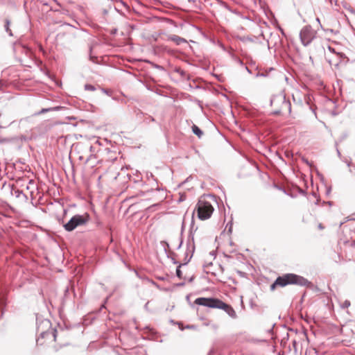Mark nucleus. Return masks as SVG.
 <instances>
[{
	"instance_id": "nucleus-1",
	"label": "nucleus",
	"mask_w": 355,
	"mask_h": 355,
	"mask_svg": "<svg viewBox=\"0 0 355 355\" xmlns=\"http://www.w3.org/2000/svg\"><path fill=\"white\" fill-rule=\"evenodd\" d=\"M288 285H297L306 288H312L313 286L311 282L302 276L295 273H286L278 276L270 286V289L273 291L277 286L285 287Z\"/></svg>"
},
{
	"instance_id": "nucleus-2",
	"label": "nucleus",
	"mask_w": 355,
	"mask_h": 355,
	"mask_svg": "<svg viewBox=\"0 0 355 355\" xmlns=\"http://www.w3.org/2000/svg\"><path fill=\"white\" fill-rule=\"evenodd\" d=\"M194 303L199 306L223 310L232 318L236 319L237 318L236 313L234 308L230 304L224 302L219 298L214 297H200L196 298L194 301Z\"/></svg>"
},
{
	"instance_id": "nucleus-3",
	"label": "nucleus",
	"mask_w": 355,
	"mask_h": 355,
	"mask_svg": "<svg viewBox=\"0 0 355 355\" xmlns=\"http://www.w3.org/2000/svg\"><path fill=\"white\" fill-rule=\"evenodd\" d=\"M270 105L275 107L272 112L274 115H279L282 112L287 111L288 114L291 112V103L287 100L284 92L273 95L270 98Z\"/></svg>"
},
{
	"instance_id": "nucleus-4",
	"label": "nucleus",
	"mask_w": 355,
	"mask_h": 355,
	"mask_svg": "<svg viewBox=\"0 0 355 355\" xmlns=\"http://www.w3.org/2000/svg\"><path fill=\"white\" fill-rule=\"evenodd\" d=\"M90 216L89 214H75L69 220L63 225V227L67 232H72L76 228L85 225L89 220Z\"/></svg>"
},
{
	"instance_id": "nucleus-5",
	"label": "nucleus",
	"mask_w": 355,
	"mask_h": 355,
	"mask_svg": "<svg viewBox=\"0 0 355 355\" xmlns=\"http://www.w3.org/2000/svg\"><path fill=\"white\" fill-rule=\"evenodd\" d=\"M214 211V208L209 202L202 200H198L193 210L194 212H197V216L201 220L211 218Z\"/></svg>"
},
{
	"instance_id": "nucleus-6",
	"label": "nucleus",
	"mask_w": 355,
	"mask_h": 355,
	"mask_svg": "<svg viewBox=\"0 0 355 355\" xmlns=\"http://www.w3.org/2000/svg\"><path fill=\"white\" fill-rule=\"evenodd\" d=\"M300 38L304 46H309L315 38V33L310 25L305 26L300 32Z\"/></svg>"
},
{
	"instance_id": "nucleus-7",
	"label": "nucleus",
	"mask_w": 355,
	"mask_h": 355,
	"mask_svg": "<svg viewBox=\"0 0 355 355\" xmlns=\"http://www.w3.org/2000/svg\"><path fill=\"white\" fill-rule=\"evenodd\" d=\"M36 325L37 331H42L43 329L49 330L51 327V322L48 319L42 318L40 314H36Z\"/></svg>"
},
{
	"instance_id": "nucleus-8",
	"label": "nucleus",
	"mask_w": 355,
	"mask_h": 355,
	"mask_svg": "<svg viewBox=\"0 0 355 355\" xmlns=\"http://www.w3.org/2000/svg\"><path fill=\"white\" fill-rule=\"evenodd\" d=\"M187 248L188 251H192V254H194L196 246L194 242V232L193 231L189 232L187 241Z\"/></svg>"
},
{
	"instance_id": "nucleus-9",
	"label": "nucleus",
	"mask_w": 355,
	"mask_h": 355,
	"mask_svg": "<svg viewBox=\"0 0 355 355\" xmlns=\"http://www.w3.org/2000/svg\"><path fill=\"white\" fill-rule=\"evenodd\" d=\"M336 55L338 56L339 62L335 64L336 68H338L340 65H345L349 62V58L346 56V55L344 53H336Z\"/></svg>"
},
{
	"instance_id": "nucleus-10",
	"label": "nucleus",
	"mask_w": 355,
	"mask_h": 355,
	"mask_svg": "<svg viewBox=\"0 0 355 355\" xmlns=\"http://www.w3.org/2000/svg\"><path fill=\"white\" fill-rule=\"evenodd\" d=\"M302 162L305 163L306 165H308L310 167V169L311 171H315L318 177H320V180L322 181L324 180V177L322 174H321L319 171L318 170L317 167L312 163L310 162L308 159L305 157H302Z\"/></svg>"
},
{
	"instance_id": "nucleus-11",
	"label": "nucleus",
	"mask_w": 355,
	"mask_h": 355,
	"mask_svg": "<svg viewBox=\"0 0 355 355\" xmlns=\"http://www.w3.org/2000/svg\"><path fill=\"white\" fill-rule=\"evenodd\" d=\"M134 272L138 278H139L142 280H145V281L152 284L153 285L155 286L157 288H160L159 286L155 282H154L153 279H150V278H148L144 273L139 272L137 270H134Z\"/></svg>"
},
{
	"instance_id": "nucleus-12",
	"label": "nucleus",
	"mask_w": 355,
	"mask_h": 355,
	"mask_svg": "<svg viewBox=\"0 0 355 355\" xmlns=\"http://www.w3.org/2000/svg\"><path fill=\"white\" fill-rule=\"evenodd\" d=\"M168 40L175 42L177 45H181L182 43L188 44L186 39L181 37L177 35H171Z\"/></svg>"
},
{
	"instance_id": "nucleus-13",
	"label": "nucleus",
	"mask_w": 355,
	"mask_h": 355,
	"mask_svg": "<svg viewBox=\"0 0 355 355\" xmlns=\"http://www.w3.org/2000/svg\"><path fill=\"white\" fill-rule=\"evenodd\" d=\"M64 108V107H62V106H60V105H58V106H55V107H47V108H42L38 112H37L35 114L36 115H40V114H43L44 113H46V112H49L59 111V110H62Z\"/></svg>"
},
{
	"instance_id": "nucleus-14",
	"label": "nucleus",
	"mask_w": 355,
	"mask_h": 355,
	"mask_svg": "<svg viewBox=\"0 0 355 355\" xmlns=\"http://www.w3.org/2000/svg\"><path fill=\"white\" fill-rule=\"evenodd\" d=\"M50 336V331L49 330H45L43 329L42 331H40V336L37 339V345H42V343H40V339L46 338Z\"/></svg>"
},
{
	"instance_id": "nucleus-15",
	"label": "nucleus",
	"mask_w": 355,
	"mask_h": 355,
	"mask_svg": "<svg viewBox=\"0 0 355 355\" xmlns=\"http://www.w3.org/2000/svg\"><path fill=\"white\" fill-rule=\"evenodd\" d=\"M193 254H192V251H188L187 250V251L185 252L184 262L183 263H180V264H182V266L187 265L190 262L191 258L193 257Z\"/></svg>"
},
{
	"instance_id": "nucleus-16",
	"label": "nucleus",
	"mask_w": 355,
	"mask_h": 355,
	"mask_svg": "<svg viewBox=\"0 0 355 355\" xmlns=\"http://www.w3.org/2000/svg\"><path fill=\"white\" fill-rule=\"evenodd\" d=\"M192 132L198 138H201L203 135V131L196 125L193 124L191 127Z\"/></svg>"
},
{
	"instance_id": "nucleus-17",
	"label": "nucleus",
	"mask_w": 355,
	"mask_h": 355,
	"mask_svg": "<svg viewBox=\"0 0 355 355\" xmlns=\"http://www.w3.org/2000/svg\"><path fill=\"white\" fill-rule=\"evenodd\" d=\"M20 45L22 48L23 51L24 52V53L26 55H27L30 57L32 56V55L33 54V52L31 47H29L28 45L24 44H21Z\"/></svg>"
},
{
	"instance_id": "nucleus-18",
	"label": "nucleus",
	"mask_w": 355,
	"mask_h": 355,
	"mask_svg": "<svg viewBox=\"0 0 355 355\" xmlns=\"http://www.w3.org/2000/svg\"><path fill=\"white\" fill-rule=\"evenodd\" d=\"M176 256L177 254H175L174 252H169L166 254L167 258L170 259L173 264L178 265L180 263L176 260Z\"/></svg>"
},
{
	"instance_id": "nucleus-19",
	"label": "nucleus",
	"mask_w": 355,
	"mask_h": 355,
	"mask_svg": "<svg viewBox=\"0 0 355 355\" xmlns=\"http://www.w3.org/2000/svg\"><path fill=\"white\" fill-rule=\"evenodd\" d=\"M7 304V300L6 295L3 293H0V308L4 309Z\"/></svg>"
},
{
	"instance_id": "nucleus-20",
	"label": "nucleus",
	"mask_w": 355,
	"mask_h": 355,
	"mask_svg": "<svg viewBox=\"0 0 355 355\" xmlns=\"http://www.w3.org/2000/svg\"><path fill=\"white\" fill-rule=\"evenodd\" d=\"M341 4L344 8L349 10V12L355 16V10L352 6H350L347 1H343L341 2Z\"/></svg>"
},
{
	"instance_id": "nucleus-21",
	"label": "nucleus",
	"mask_w": 355,
	"mask_h": 355,
	"mask_svg": "<svg viewBox=\"0 0 355 355\" xmlns=\"http://www.w3.org/2000/svg\"><path fill=\"white\" fill-rule=\"evenodd\" d=\"M10 20L9 19H5V24H4L5 31H6V33H8V35L10 36H12V31L10 28Z\"/></svg>"
},
{
	"instance_id": "nucleus-22",
	"label": "nucleus",
	"mask_w": 355,
	"mask_h": 355,
	"mask_svg": "<svg viewBox=\"0 0 355 355\" xmlns=\"http://www.w3.org/2000/svg\"><path fill=\"white\" fill-rule=\"evenodd\" d=\"M92 49H93L92 46H90L89 50V60L95 64H98L99 62H98V57L92 55Z\"/></svg>"
},
{
	"instance_id": "nucleus-23",
	"label": "nucleus",
	"mask_w": 355,
	"mask_h": 355,
	"mask_svg": "<svg viewBox=\"0 0 355 355\" xmlns=\"http://www.w3.org/2000/svg\"><path fill=\"white\" fill-rule=\"evenodd\" d=\"M182 266H183L182 264H180V263L177 265L175 273H176L177 277L179 279H185L186 278L185 277H183L182 271L181 270V268Z\"/></svg>"
},
{
	"instance_id": "nucleus-24",
	"label": "nucleus",
	"mask_w": 355,
	"mask_h": 355,
	"mask_svg": "<svg viewBox=\"0 0 355 355\" xmlns=\"http://www.w3.org/2000/svg\"><path fill=\"white\" fill-rule=\"evenodd\" d=\"M289 339V334L288 333H286V336H284L282 338V339L280 341V345L282 347H286V344H287V341Z\"/></svg>"
},
{
	"instance_id": "nucleus-25",
	"label": "nucleus",
	"mask_w": 355,
	"mask_h": 355,
	"mask_svg": "<svg viewBox=\"0 0 355 355\" xmlns=\"http://www.w3.org/2000/svg\"><path fill=\"white\" fill-rule=\"evenodd\" d=\"M310 98L309 97L307 99H306V103L309 106V108L312 111V112L314 114V115L316 116V107L310 105Z\"/></svg>"
},
{
	"instance_id": "nucleus-26",
	"label": "nucleus",
	"mask_w": 355,
	"mask_h": 355,
	"mask_svg": "<svg viewBox=\"0 0 355 355\" xmlns=\"http://www.w3.org/2000/svg\"><path fill=\"white\" fill-rule=\"evenodd\" d=\"M194 213H195L194 211H193V213H192L191 222L190 224V229H189V231H193V232H195L198 230L197 227L194 229V224H195V220H194V217H193Z\"/></svg>"
},
{
	"instance_id": "nucleus-27",
	"label": "nucleus",
	"mask_w": 355,
	"mask_h": 355,
	"mask_svg": "<svg viewBox=\"0 0 355 355\" xmlns=\"http://www.w3.org/2000/svg\"><path fill=\"white\" fill-rule=\"evenodd\" d=\"M197 82H198L197 79L192 80V84L191 83L189 85V86L191 87L195 88V89H201L202 86L200 84H198Z\"/></svg>"
},
{
	"instance_id": "nucleus-28",
	"label": "nucleus",
	"mask_w": 355,
	"mask_h": 355,
	"mask_svg": "<svg viewBox=\"0 0 355 355\" xmlns=\"http://www.w3.org/2000/svg\"><path fill=\"white\" fill-rule=\"evenodd\" d=\"M15 140V138H3L0 136V144L9 143Z\"/></svg>"
},
{
	"instance_id": "nucleus-29",
	"label": "nucleus",
	"mask_w": 355,
	"mask_h": 355,
	"mask_svg": "<svg viewBox=\"0 0 355 355\" xmlns=\"http://www.w3.org/2000/svg\"><path fill=\"white\" fill-rule=\"evenodd\" d=\"M147 89L148 90H150V91H153L154 92L155 94H158V95H160V96H165V95L164 94V92L160 90V89H153V88L147 86Z\"/></svg>"
},
{
	"instance_id": "nucleus-30",
	"label": "nucleus",
	"mask_w": 355,
	"mask_h": 355,
	"mask_svg": "<svg viewBox=\"0 0 355 355\" xmlns=\"http://www.w3.org/2000/svg\"><path fill=\"white\" fill-rule=\"evenodd\" d=\"M148 62L151 64V66H152L153 68H155V69H159V70H161V71H164V70H165L164 67H162V66H161V65H159V64H155V63H154V62Z\"/></svg>"
},
{
	"instance_id": "nucleus-31",
	"label": "nucleus",
	"mask_w": 355,
	"mask_h": 355,
	"mask_svg": "<svg viewBox=\"0 0 355 355\" xmlns=\"http://www.w3.org/2000/svg\"><path fill=\"white\" fill-rule=\"evenodd\" d=\"M84 87H85V90H88V91H95L96 90L95 86L93 85H91V84H85Z\"/></svg>"
},
{
	"instance_id": "nucleus-32",
	"label": "nucleus",
	"mask_w": 355,
	"mask_h": 355,
	"mask_svg": "<svg viewBox=\"0 0 355 355\" xmlns=\"http://www.w3.org/2000/svg\"><path fill=\"white\" fill-rule=\"evenodd\" d=\"M226 227H227V228H228V230H227V233H228L229 234H232V229H233V223H232V221L229 222V223L227 224Z\"/></svg>"
},
{
	"instance_id": "nucleus-33",
	"label": "nucleus",
	"mask_w": 355,
	"mask_h": 355,
	"mask_svg": "<svg viewBox=\"0 0 355 355\" xmlns=\"http://www.w3.org/2000/svg\"><path fill=\"white\" fill-rule=\"evenodd\" d=\"M350 304H351V303H350L349 300H346L344 301V302L341 305V308L342 309L348 308L350 306Z\"/></svg>"
},
{
	"instance_id": "nucleus-34",
	"label": "nucleus",
	"mask_w": 355,
	"mask_h": 355,
	"mask_svg": "<svg viewBox=\"0 0 355 355\" xmlns=\"http://www.w3.org/2000/svg\"><path fill=\"white\" fill-rule=\"evenodd\" d=\"M50 335H51L53 337V340L55 341L56 340V338H57V329H53L50 331Z\"/></svg>"
},
{
	"instance_id": "nucleus-35",
	"label": "nucleus",
	"mask_w": 355,
	"mask_h": 355,
	"mask_svg": "<svg viewBox=\"0 0 355 355\" xmlns=\"http://www.w3.org/2000/svg\"><path fill=\"white\" fill-rule=\"evenodd\" d=\"M162 243L164 246V251H165L166 254L168 253V249L170 248L168 243L166 241H162Z\"/></svg>"
},
{
	"instance_id": "nucleus-36",
	"label": "nucleus",
	"mask_w": 355,
	"mask_h": 355,
	"mask_svg": "<svg viewBox=\"0 0 355 355\" xmlns=\"http://www.w3.org/2000/svg\"><path fill=\"white\" fill-rule=\"evenodd\" d=\"M220 4L222 6H223L226 9H227L228 10H230V12L234 13L235 12L234 10H232L230 7L226 3H225L224 1H220Z\"/></svg>"
},
{
	"instance_id": "nucleus-37",
	"label": "nucleus",
	"mask_w": 355,
	"mask_h": 355,
	"mask_svg": "<svg viewBox=\"0 0 355 355\" xmlns=\"http://www.w3.org/2000/svg\"><path fill=\"white\" fill-rule=\"evenodd\" d=\"M275 187L277 189H278V190H279V191H283L285 194L288 195V193H287V191H286V190H285L282 187H281V186H279V185H277V184H275Z\"/></svg>"
},
{
	"instance_id": "nucleus-38",
	"label": "nucleus",
	"mask_w": 355,
	"mask_h": 355,
	"mask_svg": "<svg viewBox=\"0 0 355 355\" xmlns=\"http://www.w3.org/2000/svg\"><path fill=\"white\" fill-rule=\"evenodd\" d=\"M15 193L17 198H19L21 195L26 198V196L24 193V192L21 190L17 189V191H15Z\"/></svg>"
},
{
	"instance_id": "nucleus-39",
	"label": "nucleus",
	"mask_w": 355,
	"mask_h": 355,
	"mask_svg": "<svg viewBox=\"0 0 355 355\" xmlns=\"http://www.w3.org/2000/svg\"><path fill=\"white\" fill-rule=\"evenodd\" d=\"M69 295V288L68 286H67L64 289V299H66L67 298L68 295Z\"/></svg>"
},
{
	"instance_id": "nucleus-40",
	"label": "nucleus",
	"mask_w": 355,
	"mask_h": 355,
	"mask_svg": "<svg viewBox=\"0 0 355 355\" xmlns=\"http://www.w3.org/2000/svg\"><path fill=\"white\" fill-rule=\"evenodd\" d=\"M185 329H196V326L194 324H187L184 326Z\"/></svg>"
},
{
	"instance_id": "nucleus-41",
	"label": "nucleus",
	"mask_w": 355,
	"mask_h": 355,
	"mask_svg": "<svg viewBox=\"0 0 355 355\" xmlns=\"http://www.w3.org/2000/svg\"><path fill=\"white\" fill-rule=\"evenodd\" d=\"M184 228H185V224H184V222L183 221L182 223V226H181L180 238H183Z\"/></svg>"
},
{
	"instance_id": "nucleus-42",
	"label": "nucleus",
	"mask_w": 355,
	"mask_h": 355,
	"mask_svg": "<svg viewBox=\"0 0 355 355\" xmlns=\"http://www.w3.org/2000/svg\"><path fill=\"white\" fill-rule=\"evenodd\" d=\"M169 322H170V323H171V324H175V325H178V326H180V325H181V322H180V321H175V320H173V319H171V320H169Z\"/></svg>"
},
{
	"instance_id": "nucleus-43",
	"label": "nucleus",
	"mask_w": 355,
	"mask_h": 355,
	"mask_svg": "<svg viewBox=\"0 0 355 355\" xmlns=\"http://www.w3.org/2000/svg\"><path fill=\"white\" fill-rule=\"evenodd\" d=\"M37 1L42 3L44 6H49V2L45 0H37Z\"/></svg>"
},
{
	"instance_id": "nucleus-44",
	"label": "nucleus",
	"mask_w": 355,
	"mask_h": 355,
	"mask_svg": "<svg viewBox=\"0 0 355 355\" xmlns=\"http://www.w3.org/2000/svg\"><path fill=\"white\" fill-rule=\"evenodd\" d=\"M292 344H293V347L294 348L295 352H297V341L295 340H293L292 341Z\"/></svg>"
},
{
	"instance_id": "nucleus-45",
	"label": "nucleus",
	"mask_w": 355,
	"mask_h": 355,
	"mask_svg": "<svg viewBox=\"0 0 355 355\" xmlns=\"http://www.w3.org/2000/svg\"><path fill=\"white\" fill-rule=\"evenodd\" d=\"M327 48H328V50H329L331 53H335V54H336V53H338V52L336 51V49H335L334 47L331 46L330 45H328V47H327Z\"/></svg>"
},
{
	"instance_id": "nucleus-46",
	"label": "nucleus",
	"mask_w": 355,
	"mask_h": 355,
	"mask_svg": "<svg viewBox=\"0 0 355 355\" xmlns=\"http://www.w3.org/2000/svg\"><path fill=\"white\" fill-rule=\"evenodd\" d=\"M117 32H118V29L116 28H114L110 31V33L112 35H115L117 33Z\"/></svg>"
},
{
	"instance_id": "nucleus-47",
	"label": "nucleus",
	"mask_w": 355,
	"mask_h": 355,
	"mask_svg": "<svg viewBox=\"0 0 355 355\" xmlns=\"http://www.w3.org/2000/svg\"><path fill=\"white\" fill-rule=\"evenodd\" d=\"M183 243H184V239L183 238H180V243H179V245L177 247V250H179V249L181 248Z\"/></svg>"
},
{
	"instance_id": "nucleus-48",
	"label": "nucleus",
	"mask_w": 355,
	"mask_h": 355,
	"mask_svg": "<svg viewBox=\"0 0 355 355\" xmlns=\"http://www.w3.org/2000/svg\"><path fill=\"white\" fill-rule=\"evenodd\" d=\"M243 41H245V40H247V41H249V42H254V39L251 37H243V39H242Z\"/></svg>"
},
{
	"instance_id": "nucleus-49",
	"label": "nucleus",
	"mask_w": 355,
	"mask_h": 355,
	"mask_svg": "<svg viewBox=\"0 0 355 355\" xmlns=\"http://www.w3.org/2000/svg\"><path fill=\"white\" fill-rule=\"evenodd\" d=\"M101 91H102L104 94H107V95H110L111 92H110V90L106 89H104V88H101Z\"/></svg>"
},
{
	"instance_id": "nucleus-50",
	"label": "nucleus",
	"mask_w": 355,
	"mask_h": 355,
	"mask_svg": "<svg viewBox=\"0 0 355 355\" xmlns=\"http://www.w3.org/2000/svg\"><path fill=\"white\" fill-rule=\"evenodd\" d=\"M182 78H184L186 77L187 76V73L184 71V70H181L180 73H179Z\"/></svg>"
},
{
	"instance_id": "nucleus-51",
	"label": "nucleus",
	"mask_w": 355,
	"mask_h": 355,
	"mask_svg": "<svg viewBox=\"0 0 355 355\" xmlns=\"http://www.w3.org/2000/svg\"><path fill=\"white\" fill-rule=\"evenodd\" d=\"M325 204L328 205L329 206H332L333 204H334V202H332V201H327V202L323 201L322 202V205H325Z\"/></svg>"
},
{
	"instance_id": "nucleus-52",
	"label": "nucleus",
	"mask_w": 355,
	"mask_h": 355,
	"mask_svg": "<svg viewBox=\"0 0 355 355\" xmlns=\"http://www.w3.org/2000/svg\"><path fill=\"white\" fill-rule=\"evenodd\" d=\"M184 285H185V282H182L177 283L175 284V286H177V287H182V286H184Z\"/></svg>"
},
{
	"instance_id": "nucleus-53",
	"label": "nucleus",
	"mask_w": 355,
	"mask_h": 355,
	"mask_svg": "<svg viewBox=\"0 0 355 355\" xmlns=\"http://www.w3.org/2000/svg\"><path fill=\"white\" fill-rule=\"evenodd\" d=\"M208 196L209 198H211L213 200L216 201V198H217L216 196H215L214 194H209Z\"/></svg>"
},
{
	"instance_id": "nucleus-54",
	"label": "nucleus",
	"mask_w": 355,
	"mask_h": 355,
	"mask_svg": "<svg viewBox=\"0 0 355 355\" xmlns=\"http://www.w3.org/2000/svg\"><path fill=\"white\" fill-rule=\"evenodd\" d=\"M268 74L266 73H257V76L266 77Z\"/></svg>"
},
{
	"instance_id": "nucleus-55",
	"label": "nucleus",
	"mask_w": 355,
	"mask_h": 355,
	"mask_svg": "<svg viewBox=\"0 0 355 355\" xmlns=\"http://www.w3.org/2000/svg\"><path fill=\"white\" fill-rule=\"evenodd\" d=\"M196 277L195 275H192L191 277H190L189 279H188V282H193L195 279Z\"/></svg>"
},
{
	"instance_id": "nucleus-56",
	"label": "nucleus",
	"mask_w": 355,
	"mask_h": 355,
	"mask_svg": "<svg viewBox=\"0 0 355 355\" xmlns=\"http://www.w3.org/2000/svg\"><path fill=\"white\" fill-rule=\"evenodd\" d=\"M313 196H314L315 197H316V198H317V200H316V201H315V205H319V202H320V198H319V197H317L316 194H315L314 193H313Z\"/></svg>"
},
{
	"instance_id": "nucleus-57",
	"label": "nucleus",
	"mask_w": 355,
	"mask_h": 355,
	"mask_svg": "<svg viewBox=\"0 0 355 355\" xmlns=\"http://www.w3.org/2000/svg\"><path fill=\"white\" fill-rule=\"evenodd\" d=\"M331 191V187H327V191H326V195H327V196L329 195Z\"/></svg>"
},
{
	"instance_id": "nucleus-58",
	"label": "nucleus",
	"mask_w": 355,
	"mask_h": 355,
	"mask_svg": "<svg viewBox=\"0 0 355 355\" xmlns=\"http://www.w3.org/2000/svg\"><path fill=\"white\" fill-rule=\"evenodd\" d=\"M316 21H317V22L319 24V25H320V28H321L322 30H324V29L323 28V27H322V24H321L320 19V18H319V17H317V18H316Z\"/></svg>"
},
{
	"instance_id": "nucleus-59",
	"label": "nucleus",
	"mask_w": 355,
	"mask_h": 355,
	"mask_svg": "<svg viewBox=\"0 0 355 355\" xmlns=\"http://www.w3.org/2000/svg\"><path fill=\"white\" fill-rule=\"evenodd\" d=\"M184 199H185V197H184V196H180V198L178 199V202H182V201H184Z\"/></svg>"
},
{
	"instance_id": "nucleus-60",
	"label": "nucleus",
	"mask_w": 355,
	"mask_h": 355,
	"mask_svg": "<svg viewBox=\"0 0 355 355\" xmlns=\"http://www.w3.org/2000/svg\"><path fill=\"white\" fill-rule=\"evenodd\" d=\"M112 1H116H116H119V2H120L121 3H122L124 6H127V4H126L123 1H122V0H112Z\"/></svg>"
},
{
	"instance_id": "nucleus-61",
	"label": "nucleus",
	"mask_w": 355,
	"mask_h": 355,
	"mask_svg": "<svg viewBox=\"0 0 355 355\" xmlns=\"http://www.w3.org/2000/svg\"><path fill=\"white\" fill-rule=\"evenodd\" d=\"M299 193L300 194H302V195H306V192L304 190L302 189H300Z\"/></svg>"
},
{
	"instance_id": "nucleus-62",
	"label": "nucleus",
	"mask_w": 355,
	"mask_h": 355,
	"mask_svg": "<svg viewBox=\"0 0 355 355\" xmlns=\"http://www.w3.org/2000/svg\"><path fill=\"white\" fill-rule=\"evenodd\" d=\"M318 227L319 230H323L324 228V225L322 223H319Z\"/></svg>"
},
{
	"instance_id": "nucleus-63",
	"label": "nucleus",
	"mask_w": 355,
	"mask_h": 355,
	"mask_svg": "<svg viewBox=\"0 0 355 355\" xmlns=\"http://www.w3.org/2000/svg\"><path fill=\"white\" fill-rule=\"evenodd\" d=\"M210 255L214 256V258L216 257V252L215 251L210 252Z\"/></svg>"
},
{
	"instance_id": "nucleus-64",
	"label": "nucleus",
	"mask_w": 355,
	"mask_h": 355,
	"mask_svg": "<svg viewBox=\"0 0 355 355\" xmlns=\"http://www.w3.org/2000/svg\"><path fill=\"white\" fill-rule=\"evenodd\" d=\"M179 329L181 330V331H183L185 329L184 327L182 326V323L181 322V325L180 326H178Z\"/></svg>"
}]
</instances>
